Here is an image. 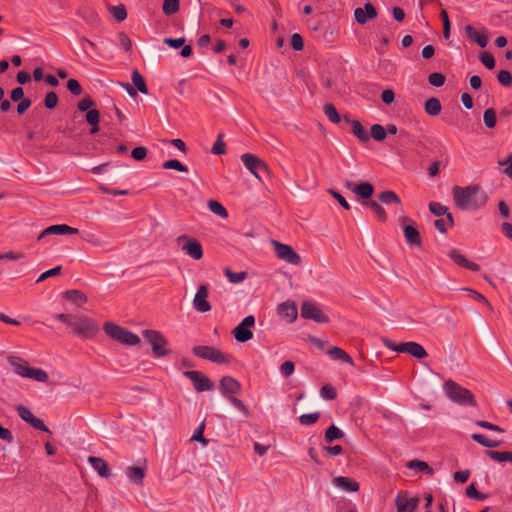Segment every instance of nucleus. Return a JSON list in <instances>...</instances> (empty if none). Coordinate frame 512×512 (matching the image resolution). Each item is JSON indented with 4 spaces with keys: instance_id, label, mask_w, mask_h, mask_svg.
Masks as SVG:
<instances>
[{
    "instance_id": "1",
    "label": "nucleus",
    "mask_w": 512,
    "mask_h": 512,
    "mask_svg": "<svg viewBox=\"0 0 512 512\" xmlns=\"http://www.w3.org/2000/svg\"><path fill=\"white\" fill-rule=\"evenodd\" d=\"M453 199L457 207L465 210L478 209L487 202V195L479 186L454 187Z\"/></svg>"
},
{
    "instance_id": "2",
    "label": "nucleus",
    "mask_w": 512,
    "mask_h": 512,
    "mask_svg": "<svg viewBox=\"0 0 512 512\" xmlns=\"http://www.w3.org/2000/svg\"><path fill=\"white\" fill-rule=\"evenodd\" d=\"M7 361L13 368V372L20 377L32 379L37 382H46L48 380L46 371L41 368L31 367L26 360L20 357L11 356Z\"/></svg>"
},
{
    "instance_id": "3",
    "label": "nucleus",
    "mask_w": 512,
    "mask_h": 512,
    "mask_svg": "<svg viewBox=\"0 0 512 512\" xmlns=\"http://www.w3.org/2000/svg\"><path fill=\"white\" fill-rule=\"evenodd\" d=\"M446 396L453 402L460 405L476 406L473 393L460 386L453 380H447L443 385Z\"/></svg>"
},
{
    "instance_id": "4",
    "label": "nucleus",
    "mask_w": 512,
    "mask_h": 512,
    "mask_svg": "<svg viewBox=\"0 0 512 512\" xmlns=\"http://www.w3.org/2000/svg\"><path fill=\"white\" fill-rule=\"evenodd\" d=\"M69 327L74 335L81 338H92L99 331L96 321L86 316L74 315Z\"/></svg>"
},
{
    "instance_id": "5",
    "label": "nucleus",
    "mask_w": 512,
    "mask_h": 512,
    "mask_svg": "<svg viewBox=\"0 0 512 512\" xmlns=\"http://www.w3.org/2000/svg\"><path fill=\"white\" fill-rule=\"evenodd\" d=\"M103 330L111 339L118 341L121 344L135 346L140 343L138 335L112 322L105 323Z\"/></svg>"
},
{
    "instance_id": "6",
    "label": "nucleus",
    "mask_w": 512,
    "mask_h": 512,
    "mask_svg": "<svg viewBox=\"0 0 512 512\" xmlns=\"http://www.w3.org/2000/svg\"><path fill=\"white\" fill-rule=\"evenodd\" d=\"M383 343L386 348L399 352V353H407L417 359H423L427 356L426 350L417 342L409 341V342H401L399 344L395 343L389 339H383Z\"/></svg>"
},
{
    "instance_id": "7",
    "label": "nucleus",
    "mask_w": 512,
    "mask_h": 512,
    "mask_svg": "<svg viewBox=\"0 0 512 512\" xmlns=\"http://www.w3.org/2000/svg\"><path fill=\"white\" fill-rule=\"evenodd\" d=\"M240 158L245 168L260 182L263 181V175H269V168L260 157L252 153H244Z\"/></svg>"
},
{
    "instance_id": "8",
    "label": "nucleus",
    "mask_w": 512,
    "mask_h": 512,
    "mask_svg": "<svg viewBox=\"0 0 512 512\" xmlns=\"http://www.w3.org/2000/svg\"><path fill=\"white\" fill-rule=\"evenodd\" d=\"M192 353L199 358L209 360L213 363L217 364H228L231 362V356L223 353L219 349L212 347V346H206V345H200L195 346L192 349Z\"/></svg>"
},
{
    "instance_id": "9",
    "label": "nucleus",
    "mask_w": 512,
    "mask_h": 512,
    "mask_svg": "<svg viewBox=\"0 0 512 512\" xmlns=\"http://www.w3.org/2000/svg\"><path fill=\"white\" fill-rule=\"evenodd\" d=\"M143 337L150 343L152 351L157 357H163L171 353L169 349H166L167 339L161 332L145 330Z\"/></svg>"
},
{
    "instance_id": "10",
    "label": "nucleus",
    "mask_w": 512,
    "mask_h": 512,
    "mask_svg": "<svg viewBox=\"0 0 512 512\" xmlns=\"http://www.w3.org/2000/svg\"><path fill=\"white\" fill-rule=\"evenodd\" d=\"M271 245L274 248L276 256L289 264L299 265L301 257L287 244H283L277 240H271Z\"/></svg>"
},
{
    "instance_id": "11",
    "label": "nucleus",
    "mask_w": 512,
    "mask_h": 512,
    "mask_svg": "<svg viewBox=\"0 0 512 512\" xmlns=\"http://www.w3.org/2000/svg\"><path fill=\"white\" fill-rule=\"evenodd\" d=\"M177 242L181 244L182 251L192 259L200 260L203 257V248L197 239L187 235H181L177 238Z\"/></svg>"
},
{
    "instance_id": "12",
    "label": "nucleus",
    "mask_w": 512,
    "mask_h": 512,
    "mask_svg": "<svg viewBox=\"0 0 512 512\" xmlns=\"http://www.w3.org/2000/svg\"><path fill=\"white\" fill-rule=\"evenodd\" d=\"M255 325V317L253 315L246 316L232 331L234 338L241 343H245L252 339L253 332L251 328Z\"/></svg>"
},
{
    "instance_id": "13",
    "label": "nucleus",
    "mask_w": 512,
    "mask_h": 512,
    "mask_svg": "<svg viewBox=\"0 0 512 512\" xmlns=\"http://www.w3.org/2000/svg\"><path fill=\"white\" fill-rule=\"evenodd\" d=\"M301 317L304 319L313 320L317 323L329 322V317L322 312L321 308L310 301H304L302 303Z\"/></svg>"
},
{
    "instance_id": "14",
    "label": "nucleus",
    "mask_w": 512,
    "mask_h": 512,
    "mask_svg": "<svg viewBox=\"0 0 512 512\" xmlns=\"http://www.w3.org/2000/svg\"><path fill=\"white\" fill-rule=\"evenodd\" d=\"M183 375L192 381L197 392L211 391L214 389L212 381L200 371H185Z\"/></svg>"
},
{
    "instance_id": "15",
    "label": "nucleus",
    "mask_w": 512,
    "mask_h": 512,
    "mask_svg": "<svg viewBox=\"0 0 512 512\" xmlns=\"http://www.w3.org/2000/svg\"><path fill=\"white\" fill-rule=\"evenodd\" d=\"M78 232L79 231L77 228L71 227L67 224H56V225H51V226L45 228L40 233L37 240L43 241L47 237L52 236V235H76V234H78Z\"/></svg>"
},
{
    "instance_id": "16",
    "label": "nucleus",
    "mask_w": 512,
    "mask_h": 512,
    "mask_svg": "<svg viewBox=\"0 0 512 512\" xmlns=\"http://www.w3.org/2000/svg\"><path fill=\"white\" fill-rule=\"evenodd\" d=\"M208 287L206 285H200L193 299V307L197 312L205 313L211 310V304L207 300L208 298Z\"/></svg>"
},
{
    "instance_id": "17",
    "label": "nucleus",
    "mask_w": 512,
    "mask_h": 512,
    "mask_svg": "<svg viewBox=\"0 0 512 512\" xmlns=\"http://www.w3.org/2000/svg\"><path fill=\"white\" fill-rule=\"evenodd\" d=\"M220 393L227 398L240 393L242 386L241 383L232 376H224L220 379Z\"/></svg>"
},
{
    "instance_id": "18",
    "label": "nucleus",
    "mask_w": 512,
    "mask_h": 512,
    "mask_svg": "<svg viewBox=\"0 0 512 512\" xmlns=\"http://www.w3.org/2000/svg\"><path fill=\"white\" fill-rule=\"evenodd\" d=\"M377 10L373 4L367 2L363 7H357L354 10V17L357 23L364 25L370 20L377 18Z\"/></svg>"
},
{
    "instance_id": "19",
    "label": "nucleus",
    "mask_w": 512,
    "mask_h": 512,
    "mask_svg": "<svg viewBox=\"0 0 512 512\" xmlns=\"http://www.w3.org/2000/svg\"><path fill=\"white\" fill-rule=\"evenodd\" d=\"M419 504L417 497H409L407 493L398 494L395 498L397 512H414Z\"/></svg>"
},
{
    "instance_id": "20",
    "label": "nucleus",
    "mask_w": 512,
    "mask_h": 512,
    "mask_svg": "<svg viewBox=\"0 0 512 512\" xmlns=\"http://www.w3.org/2000/svg\"><path fill=\"white\" fill-rule=\"evenodd\" d=\"M277 312L279 317L288 323H293L298 315L297 306L292 301L281 303L277 308Z\"/></svg>"
},
{
    "instance_id": "21",
    "label": "nucleus",
    "mask_w": 512,
    "mask_h": 512,
    "mask_svg": "<svg viewBox=\"0 0 512 512\" xmlns=\"http://www.w3.org/2000/svg\"><path fill=\"white\" fill-rule=\"evenodd\" d=\"M448 256L459 266L466 268L473 272H478L480 270V266L472 261H469L465 258L464 255H462L459 251L456 249H452Z\"/></svg>"
},
{
    "instance_id": "22",
    "label": "nucleus",
    "mask_w": 512,
    "mask_h": 512,
    "mask_svg": "<svg viewBox=\"0 0 512 512\" xmlns=\"http://www.w3.org/2000/svg\"><path fill=\"white\" fill-rule=\"evenodd\" d=\"M146 462L144 461L143 466H130L126 469V476L130 482L143 485V480L146 474Z\"/></svg>"
},
{
    "instance_id": "23",
    "label": "nucleus",
    "mask_w": 512,
    "mask_h": 512,
    "mask_svg": "<svg viewBox=\"0 0 512 512\" xmlns=\"http://www.w3.org/2000/svg\"><path fill=\"white\" fill-rule=\"evenodd\" d=\"M333 485L347 492H357L360 489L359 483L349 477L338 476L333 479Z\"/></svg>"
},
{
    "instance_id": "24",
    "label": "nucleus",
    "mask_w": 512,
    "mask_h": 512,
    "mask_svg": "<svg viewBox=\"0 0 512 512\" xmlns=\"http://www.w3.org/2000/svg\"><path fill=\"white\" fill-rule=\"evenodd\" d=\"M88 462L100 477L107 478L111 475V471L108 467V464L104 459L100 457L90 456L88 458Z\"/></svg>"
},
{
    "instance_id": "25",
    "label": "nucleus",
    "mask_w": 512,
    "mask_h": 512,
    "mask_svg": "<svg viewBox=\"0 0 512 512\" xmlns=\"http://www.w3.org/2000/svg\"><path fill=\"white\" fill-rule=\"evenodd\" d=\"M63 297L67 301L76 305L77 307H81L83 304H85L87 302L86 295L76 289H72V290H68V291L64 292Z\"/></svg>"
},
{
    "instance_id": "26",
    "label": "nucleus",
    "mask_w": 512,
    "mask_h": 512,
    "mask_svg": "<svg viewBox=\"0 0 512 512\" xmlns=\"http://www.w3.org/2000/svg\"><path fill=\"white\" fill-rule=\"evenodd\" d=\"M404 231V236H405V239L407 241L408 244L410 245H416V246H420L422 241H421V236H420V233L419 231L417 230V228L413 225H406L403 229Z\"/></svg>"
},
{
    "instance_id": "27",
    "label": "nucleus",
    "mask_w": 512,
    "mask_h": 512,
    "mask_svg": "<svg viewBox=\"0 0 512 512\" xmlns=\"http://www.w3.org/2000/svg\"><path fill=\"white\" fill-rule=\"evenodd\" d=\"M465 32L469 38H471L481 48L486 47L488 38L485 34H480L472 25L465 27Z\"/></svg>"
},
{
    "instance_id": "28",
    "label": "nucleus",
    "mask_w": 512,
    "mask_h": 512,
    "mask_svg": "<svg viewBox=\"0 0 512 512\" xmlns=\"http://www.w3.org/2000/svg\"><path fill=\"white\" fill-rule=\"evenodd\" d=\"M374 192V187L369 182H360L353 188V193L363 199H369Z\"/></svg>"
},
{
    "instance_id": "29",
    "label": "nucleus",
    "mask_w": 512,
    "mask_h": 512,
    "mask_svg": "<svg viewBox=\"0 0 512 512\" xmlns=\"http://www.w3.org/2000/svg\"><path fill=\"white\" fill-rule=\"evenodd\" d=\"M327 354L334 360H340L344 363L353 365V359L352 357L346 353L343 349L339 347H332L327 351Z\"/></svg>"
},
{
    "instance_id": "30",
    "label": "nucleus",
    "mask_w": 512,
    "mask_h": 512,
    "mask_svg": "<svg viewBox=\"0 0 512 512\" xmlns=\"http://www.w3.org/2000/svg\"><path fill=\"white\" fill-rule=\"evenodd\" d=\"M363 205L369 207L372 210L373 214L375 215L378 221L385 222L387 220L386 211L378 202L370 200L363 202Z\"/></svg>"
},
{
    "instance_id": "31",
    "label": "nucleus",
    "mask_w": 512,
    "mask_h": 512,
    "mask_svg": "<svg viewBox=\"0 0 512 512\" xmlns=\"http://www.w3.org/2000/svg\"><path fill=\"white\" fill-rule=\"evenodd\" d=\"M486 456L497 462H511L512 463V451H485Z\"/></svg>"
},
{
    "instance_id": "32",
    "label": "nucleus",
    "mask_w": 512,
    "mask_h": 512,
    "mask_svg": "<svg viewBox=\"0 0 512 512\" xmlns=\"http://www.w3.org/2000/svg\"><path fill=\"white\" fill-rule=\"evenodd\" d=\"M378 200L382 204H385V205H391V204L401 205V200H400L399 196L392 190H387V191L381 192L378 195Z\"/></svg>"
},
{
    "instance_id": "33",
    "label": "nucleus",
    "mask_w": 512,
    "mask_h": 512,
    "mask_svg": "<svg viewBox=\"0 0 512 512\" xmlns=\"http://www.w3.org/2000/svg\"><path fill=\"white\" fill-rule=\"evenodd\" d=\"M131 80L135 86L136 91L138 90L143 94L148 93V87L146 85L145 79L137 69L133 70Z\"/></svg>"
},
{
    "instance_id": "34",
    "label": "nucleus",
    "mask_w": 512,
    "mask_h": 512,
    "mask_svg": "<svg viewBox=\"0 0 512 512\" xmlns=\"http://www.w3.org/2000/svg\"><path fill=\"white\" fill-rule=\"evenodd\" d=\"M471 438L475 442H477L478 444H480L486 448H495V447H498L501 445V441L489 439L485 435L479 434V433H473L471 435Z\"/></svg>"
},
{
    "instance_id": "35",
    "label": "nucleus",
    "mask_w": 512,
    "mask_h": 512,
    "mask_svg": "<svg viewBox=\"0 0 512 512\" xmlns=\"http://www.w3.org/2000/svg\"><path fill=\"white\" fill-rule=\"evenodd\" d=\"M441 103L437 98H429L424 105L425 112L430 116H437L441 112Z\"/></svg>"
},
{
    "instance_id": "36",
    "label": "nucleus",
    "mask_w": 512,
    "mask_h": 512,
    "mask_svg": "<svg viewBox=\"0 0 512 512\" xmlns=\"http://www.w3.org/2000/svg\"><path fill=\"white\" fill-rule=\"evenodd\" d=\"M351 123V129L352 133L362 142H367L370 138L367 131L364 129L362 124L358 120H352Z\"/></svg>"
},
{
    "instance_id": "37",
    "label": "nucleus",
    "mask_w": 512,
    "mask_h": 512,
    "mask_svg": "<svg viewBox=\"0 0 512 512\" xmlns=\"http://www.w3.org/2000/svg\"><path fill=\"white\" fill-rule=\"evenodd\" d=\"M434 225L440 233H446L448 229L452 228L454 225V220L451 213H447L445 218L437 219Z\"/></svg>"
},
{
    "instance_id": "38",
    "label": "nucleus",
    "mask_w": 512,
    "mask_h": 512,
    "mask_svg": "<svg viewBox=\"0 0 512 512\" xmlns=\"http://www.w3.org/2000/svg\"><path fill=\"white\" fill-rule=\"evenodd\" d=\"M86 121L88 124L92 126V129L90 130L91 134H95L98 132V124L100 121V113L97 109H90L86 113Z\"/></svg>"
},
{
    "instance_id": "39",
    "label": "nucleus",
    "mask_w": 512,
    "mask_h": 512,
    "mask_svg": "<svg viewBox=\"0 0 512 512\" xmlns=\"http://www.w3.org/2000/svg\"><path fill=\"white\" fill-rule=\"evenodd\" d=\"M208 208L210 209L211 212H213L214 214H216L217 216H219L221 218L228 217V212H227L226 208L217 200H209Z\"/></svg>"
},
{
    "instance_id": "40",
    "label": "nucleus",
    "mask_w": 512,
    "mask_h": 512,
    "mask_svg": "<svg viewBox=\"0 0 512 512\" xmlns=\"http://www.w3.org/2000/svg\"><path fill=\"white\" fill-rule=\"evenodd\" d=\"M223 272L228 278L229 282L233 284L241 283L247 277V273L244 271L232 272L229 268H224Z\"/></svg>"
},
{
    "instance_id": "41",
    "label": "nucleus",
    "mask_w": 512,
    "mask_h": 512,
    "mask_svg": "<svg viewBox=\"0 0 512 512\" xmlns=\"http://www.w3.org/2000/svg\"><path fill=\"white\" fill-rule=\"evenodd\" d=\"M344 436L342 430H340L337 426L331 425L325 432L324 439L327 443H330L336 439H340Z\"/></svg>"
},
{
    "instance_id": "42",
    "label": "nucleus",
    "mask_w": 512,
    "mask_h": 512,
    "mask_svg": "<svg viewBox=\"0 0 512 512\" xmlns=\"http://www.w3.org/2000/svg\"><path fill=\"white\" fill-rule=\"evenodd\" d=\"M463 290L467 292L468 297L472 298L475 301L483 303L490 311H492V305L484 295L471 288H463Z\"/></svg>"
},
{
    "instance_id": "43",
    "label": "nucleus",
    "mask_w": 512,
    "mask_h": 512,
    "mask_svg": "<svg viewBox=\"0 0 512 512\" xmlns=\"http://www.w3.org/2000/svg\"><path fill=\"white\" fill-rule=\"evenodd\" d=\"M369 136L372 137L376 141H383L387 136V132L382 125L374 124L371 126V131H370Z\"/></svg>"
},
{
    "instance_id": "44",
    "label": "nucleus",
    "mask_w": 512,
    "mask_h": 512,
    "mask_svg": "<svg viewBox=\"0 0 512 512\" xmlns=\"http://www.w3.org/2000/svg\"><path fill=\"white\" fill-rule=\"evenodd\" d=\"M324 113L327 116V118L335 124H338L341 121V118L335 108L332 104H326L323 107Z\"/></svg>"
},
{
    "instance_id": "45",
    "label": "nucleus",
    "mask_w": 512,
    "mask_h": 512,
    "mask_svg": "<svg viewBox=\"0 0 512 512\" xmlns=\"http://www.w3.org/2000/svg\"><path fill=\"white\" fill-rule=\"evenodd\" d=\"M165 15H173L179 10V0H164L162 6Z\"/></svg>"
},
{
    "instance_id": "46",
    "label": "nucleus",
    "mask_w": 512,
    "mask_h": 512,
    "mask_svg": "<svg viewBox=\"0 0 512 512\" xmlns=\"http://www.w3.org/2000/svg\"><path fill=\"white\" fill-rule=\"evenodd\" d=\"M483 121L487 128L492 129L496 125V112L493 108H488L484 111Z\"/></svg>"
},
{
    "instance_id": "47",
    "label": "nucleus",
    "mask_w": 512,
    "mask_h": 512,
    "mask_svg": "<svg viewBox=\"0 0 512 512\" xmlns=\"http://www.w3.org/2000/svg\"><path fill=\"white\" fill-rule=\"evenodd\" d=\"M320 396L325 400H334L337 397V391L331 384H325L320 389Z\"/></svg>"
},
{
    "instance_id": "48",
    "label": "nucleus",
    "mask_w": 512,
    "mask_h": 512,
    "mask_svg": "<svg viewBox=\"0 0 512 512\" xmlns=\"http://www.w3.org/2000/svg\"><path fill=\"white\" fill-rule=\"evenodd\" d=\"M164 169H173L179 172H188V167L177 159H170L163 163Z\"/></svg>"
},
{
    "instance_id": "49",
    "label": "nucleus",
    "mask_w": 512,
    "mask_h": 512,
    "mask_svg": "<svg viewBox=\"0 0 512 512\" xmlns=\"http://www.w3.org/2000/svg\"><path fill=\"white\" fill-rule=\"evenodd\" d=\"M498 165L502 173L512 179V153H510L505 160H499Z\"/></svg>"
},
{
    "instance_id": "50",
    "label": "nucleus",
    "mask_w": 512,
    "mask_h": 512,
    "mask_svg": "<svg viewBox=\"0 0 512 512\" xmlns=\"http://www.w3.org/2000/svg\"><path fill=\"white\" fill-rule=\"evenodd\" d=\"M429 210L432 214H434L437 217L447 216V213H450L446 206L438 202H431L429 204Z\"/></svg>"
},
{
    "instance_id": "51",
    "label": "nucleus",
    "mask_w": 512,
    "mask_h": 512,
    "mask_svg": "<svg viewBox=\"0 0 512 512\" xmlns=\"http://www.w3.org/2000/svg\"><path fill=\"white\" fill-rule=\"evenodd\" d=\"M320 415H321L320 412L302 414L299 417V422L301 425L309 426V425L316 423L318 421V419L320 418Z\"/></svg>"
},
{
    "instance_id": "52",
    "label": "nucleus",
    "mask_w": 512,
    "mask_h": 512,
    "mask_svg": "<svg viewBox=\"0 0 512 512\" xmlns=\"http://www.w3.org/2000/svg\"><path fill=\"white\" fill-rule=\"evenodd\" d=\"M110 11L117 22H122L127 18V10L122 4L111 7Z\"/></svg>"
},
{
    "instance_id": "53",
    "label": "nucleus",
    "mask_w": 512,
    "mask_h": 512,
    "mask_svg": "<svg viewBox=\"0 0 512 512\" xmlns=\"http://www.w3.org/2000/svg\"><path fill=\"white\" fill-rule=\"evenodd\" d=\"M445 76L440 72H433L428 76V82L430 85L435 87H441L445 83Z\"/></svg>"
},
{
    "instance_id": "54",
    "label": "nucleus",
    "mask_w": 512,
    "mask_h": 512,
    "mask_svg": "<svg viewBox=\"0 0 512 512\" xmlns=\"http://www.w3.org/2000/svg\"><path fill=\"white\" fill-rule=\"evenodd\" d=\"M222 138H223L222 134H219L216 142L213 144V146L211 148V152L214 155H223L226 153V144Z\"/></svg>"
},
{
    "instance_id": "55",
    "label": "nucleus",
    "mask_w": 512,
    "mask_h": 512,
    "mask_svg": "<svg viewBox=\"0 0 512 512\" xmlns=\"http://www.w3.org/2000/svg\"><path fill=\"white\" fill-rule=\"evenodd\" d=\"M236 409H238L241 413H243L245 416H248L249 415V411H248V408L246 407V405L243 403L242 400L238 399L234 396H228L226 398Z\"/></svg>"
},
{
    "instance_id": "56",
    "label": "nucleus",
    "mask_w": 512,
    "mask_h": 512,
    "mask_svg": "<svg viewBox=\"0 0 512 512\" xmlns=\"http://www.w3.org/2000/svg\"><path fill=\"white\" fill-rule=\"evenodd\" d=\"M498 81L505 87L512 86V75L508 70H501L497 75Z\"/></svg>"
},
{
    "instance_id": "57",
    "label": "nucleus",
    "mask_w": 512,
    "mask_h": 512,
    "mask_svg": "<svg viewBox=\"0 0 512 512\" xmlns=\"http://www.w3.org/2000/svg\"><path fill=\"white\" fill-rule=\"evenodd\" d=\"M205 423L202 422L194 431L191 440L202 442L204 445L208 443V440L204 438Z\"/></svg>"
},
{
    "instance_id": "58",
    "label": "nucleus",
    "mask_w": 512,
    "mask_h": 512,
    "mask_svg": "<svg viewBox=\"0 0 512 512\" xmlns=\"http://www.w3.org/2000/svg\"><path fill=\"white\" fill-rule=\"evenodd\" d=\"M44 104L47 109H53L58 104V96L55 92L50 91L46 94Z\"/></svg>"
},
{
    "instance_id": "59",
    "label": "nucleus",
    "mask_w": 512,
    "mask_h": 512,
    "mask_svg": "<svg viewBox=\"0 0 512 512\" xmlns=\"http://www.w3.org/2000/svg\"><path fill=\"white\" fill-rule=\"evenodd\" d=\"M16 410H17L20 418L27 423H29V421H31L34 418V415L30 411V409H28L27 407H25L23 405L16 406Z\"/></svg>"
},
{
    "instance_id": "60",
    "label": "nucleus",
    "mask_w": 512,
    "mask_h": 512,
    "mask_svg": "<svg viewBox=\"0 0 512 512\" xmlns=\"http://www.w3.org/2000/svg\"><path fill=\"white\" fill-rule=\"evenodd\" d=\"M120 48L126 52L131 51L132 42L131 39L123 32L118 34Z\"/></svg>"
},
{
    "instance_id": "61",
    "label": "nucleus",
    "mask_w": 512,
    "mask_h": 512,
    "mask_svg": "<svg viewBox=\"0 0 512 512\" xmlns=\"http://www.w3.org/2000/svg\"><path fill=\"white\" fill-rule=\"evenodd\" d=\"M480 61L488 69H493L496 65L495 58L490 53L487 52H483L480 54Z\"/></svg>"
},
{
    "instance_id": "62",
    "label": "nucleus",
    "mask_w": 512,
    "mask_h": 512,
    "mask_svg": "<svg viewBox=\"0 0 512 512\" xmlns=\"http://www.w3.org/2000/svg\"><path fill=\"white\" fill-rule=\"evenodd\" d=\"M466 495L470 498H474L477 500L485 499V496L483 494H481L480 492H478L474 483H471L467 486Z\"/></svg>"
},
{
    "instance_id": "63",
    "label": "nucleus",
    "mask_w": 512,
    "mask_h": 512,
    "mask_svg": "<svg viewBox=\"0 0 512 512\" xmlns=\"http://www.w3.org/2000/svg\"><path fill=\"white\" fill-rule=\"evenodd\" d=\"M290 44L292 46V48L295 50V51H300L303 49L304 47V42H303V38L301 37L300 34L298 33H294L292 36H291V41H290Z\"/></svg>"
},
{
    "instance_id": "64",
    "label": "nucleus",
    "mask_w": 512,
    "mask_h": 512,
    "mask_svg": "<svg viewBox=\"0 0 512 512\" xmlns=\"http://www.w3.org/2000/svg\"><path fill=\"white\" fill-rule=\"evenodd\" d=\"M295 365L292 361H285L280 366V372L284 377H289L293 374Z\"/></svg>"
}]
</instances>
